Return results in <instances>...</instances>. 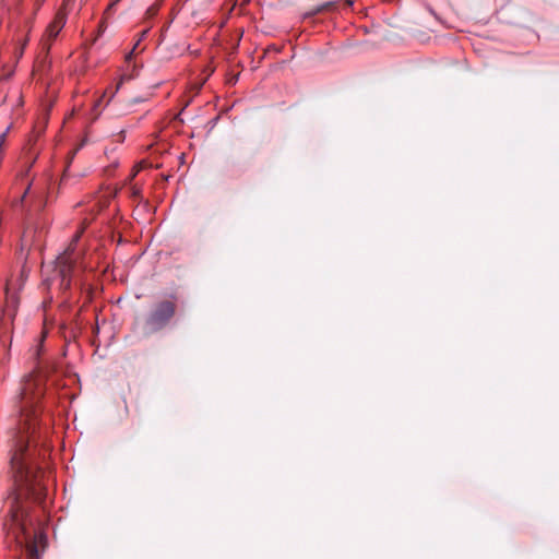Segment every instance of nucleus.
I'll return each mask as SVG.
<instances>
[{"instance_id": "nucleus-1", "label": "nucleus", "mask_w": 559, "mask_h": 559, "mask_svg": "<svg viewBox=\"0 0 559 559\" xmlns=\"http://www.w3.org/2000/svg\"><path fill=\"white\" fill-rule=\"evenodd\" d=\"M32 370L23 381L20 392L19 432L11 457L14 478V497L11 506V519L8 539L14 543L17 556L35 559L34 524V473L32 438L34 426L35 380Z\"/></svg>"}, {"instance_id": "nucleus-2", "label": "nucleus", "mask_w": 559, "mask_h": 559, "mask_svg": "<svg viewBox=\"0 0 559 559\" xmlns=\"http://www.w3.org/2000/svg\"><path fill=\"white\" fill-rule=\"evenodd\" d=\"M176 310L175 297L158 301L145 319L144 326L146 333L151 334L164 329L174 318Z\"/></svg>"}, {"instance_id": "nucleus-3", "label": "nucleus", "mask_w": 559, "mask_h": 559, "mask_svg": "<svg viewBox=\"0 0 559 559\" xmlns=\"http://www.w3.org/2000/svg\"><path fill=\"white\" fill-rule=\"evenodd\" d=\"M67 21L66 13L62 10H59L50 23L47 25L41 38L40 45L43 50L46 52L49 51L53 40L57 38L61 29L64 27Z\"/></svg>"}, {"instance_id": "nucleus-4", "label": "nucleus", "mask_w": 559, "mask_h": 559, "mask_svg": "<svg viewBox=\"0 0 559 559\" xmlns=\"http://www.w3.org/2000/svg\"><path fill=\"white\" fill-rule=\"evenodd\" d=\"M27 237H28V235L26 233H24V235L22 237L21 250L19 252V260H22V259L24 260L20 275L16 280L11 278L8 281L7 290H9L10 287L21 288L24 285V283L27 281V278L32 272V265H28V262H27L28 257L31 254V250H32V238L29 239V241H31L29 247H28L26 253H24V246H26V243H27Z\"/></svg>"}, {"instance_id": "nucleus-5", "label": "nucleus", "mask_w": 559, "mask_h": 559, "mask_svg": "<svg viewBox=\"0 0 559 559\" xmlns=\"http://www.w3.org/2000/svg\"><path fill=\"white\" fill-rule=\"evenodd\" d=\"M342 2H344L348 7H350L354 3L353 0L329 1V2H325V3L314 8L309 14L310 15H316V14H319V13L324 12V11H334V10H336L340 7V4Z\"/></svg>"}, {"instance_id": "nucleus-6", "label": "nucleus", "mask_w": 559, "mask_h": 559, "mask_svg": "<svg viewBox=\"0 0 559 559\" xmlns=\"http://www.w3.org/2000/svg\"><path fill=\"white\" fill-rule=\"evenodd\" d=\"M67 257H62L60 258V261H59V264H60V275L62 277V282H68V284L70 283V273H71V270H72V264L71 263H67Z\"/></svg>"}, {"instance_id": "nucleus-7", "label": "nucleus", "mask_w": 559, "mask_h": 559, "mask_svg": "<svg viewBox=\"0 0 559 559\" xmlns=\"http://www.w3.org/2000/svg\"><path fill=\"white\" fill-rule=\"evenodd\" d=\"M37 558L39 557V549L44 550L47 546V536L37 527Z\"/></svg>"}, {"instance_id": "nucleus-8", "label": "nucleus", "mask_w": 559, "mask_h": 559, "mask_svg": "<svg viewBox=\"0 0 559 559\" xmlns=\"http://www.w3.org/2000/svg\"><path fill=\"white\" fill-rule=\"evenodd\" d=\"M147 33H148V29H144V31H142V32H141L140 39H139V40H138V43L134 45V47H133L132 51H131L129 55H127V57H126V60H127V61H130V60H131L132 55L134 53L135 49L138 48L140 40H142L143 38H145V37H146V35H147Z\"/></svg>"}, {"instance_id": "nucleus-9", "label": "nucleus", "mask_w": 559, "mask_h": 559, "mask_svg": "<svg viewBox=\"0 0 559 559\" xmlns=\"http://www.w3.org/2000/svg\"><path fill=\"white\" fill-rule=\"evenodd\" d=\"M34 163H35V158H33V159L29 162V164H28V166H27V168H26L25 170L21 171V173L17 175V180H23L25 177H27V176H28V173H29V170H31L32 166L34 165Z\"/></svg>"}, {"instance_id": "nucleus-10", "label": "nucleus", "mask_w": 559, "mask_h": 559, "mask_svg": "<svg viewBox=\"0 0 559 559\" xmlns=\"http://www.w3.org/2000/svg\"><path fill=\"white\" fill-rule=\"evenodd\" d=\"M32 183H33V179H31V181L27 183V187L23 193V195L21 197L19 203L22 205L26 199V195L29 193V190H31V187H32Z\"/></svg>"}, {"instance_id": "nucleus-11", "label": "nucleus", "mask_w": 559, "mask_h": 559, "mask_svg": "<svg viewBox=\"0 0 559 559\" xmlns=\"http://www.w3.org/2000/svg\"><path fill=\"white\" fill-rule=\"evenodd\" d=\"M131 195L134 199H140L141 198V188L138 186H132L131 187Z\"/></svg>"}, {"instance_id": "nucleus-12", "label": "nucleus", "mask_w": 559, "mask_h": 559, "mask_svg": "<svg viewBox=\"0 0 559 559\" xmlns=\"http://www.w3.org/2000/svg\"><path fill=\"white\" fill-rule=\"evenodd\" d=\"M39 467L37 466V478L39 477ZM41 488H40V484H39V480L37 479V493H36V497H37V502L40 500L41 498Z\"/></svg>"}, {"instance_id": "nucleus-13", "label": "nucleus", "mask_w": 559, "mask_h": 559, "mask_svg": "<svg viewBox=\"0 0 559 559\" xmlns=\"http://www.w3.org/2000/svg\"><path fill=\"white\" fill-rule=\"evenodd\" d=\"M40 224H41V228H44V226H46L48 224V221H43V223H41L40 219L37 217V222H36L37 229L39 228Z\"/></svg>"}, {"instance_id": "nucleus-14", "label": "nucleus", "mask_w": 559, "mask_h": 559, "mask_svg": "<svg viewBox=\"0 0 559 559\" xmlns=\"http://www.w3.org/2000/svg\"><path fill=\"white\" fill-rule=\"evenodd\" d=\"M106 28V21L103 19L99 23V31L103 32Z\"/></svg>"}, {"instance_id": "nucleus-15", "label": "nucleus", "mask_w": 559, "mask_h": 559, "mask_svg": "<svg viewBox=\"0 0 559 559\" xmlns=\"http://www.w3.org/2000/svg\"><path fill=\"white\" fill-rule=\"evenodd\" d=\"M36 374H37V380L39 379V364L37 362V371H36ZM39 393V385L37 384V394Z\"/></svg>"}, {"instance_id": "nucleus-16", "label": "nucleus", "mask_w": 559, "mask_h": 559, "mask_svg": "<svg viewBox=\"0 0 559 559\" xmlns=\"http://www.w3.org/2000/svg\"><path fill=\"white\" fill-rule=\"evenodd\" d=\"M114 5H115V3H110V4L107 7V9H106V11H105V15H107V14H108V12L111 10V8H112Z\"/></svg>"}, {"instance_id": "nucleus-17", "label": "nucleus", "mask_w": 559, "mask_h": 559, "mask_svg": "<svg viewBox=\"0 0 559 559\" xmlns=\"http://www.w3.org/2000/svg\"><path fill=\"white\" fill-rule=\"evenodd\" d=\"M36 353H37V357H38V356H39V354H40V344H37Z\"/></svg>"}, {"instance_id": "nucleus-18", "label": "nucleus", "mask_w": 559, "mask_h": 559, "mask_svg": "<svg viewBox=\"0 0 559 559\" xmlns=\"http://www.w3.org/2000/svg\"><path fill=\"white\" fill-rule=\"evenodd\" d=\"M31 74H32V75H34V74H35V66H33L32 71H31Z\"/></svg>"}, {"instance_id": "nucleus-19", "label": "nucleus", "mask_w": 559, "mask_h": 559, "mask_svg": "<svg viewBox=\"0 0 559 559\" xmlns=\"http://www.w3.org/2000/svg\"><path fill=\"white\" fill-rule=\"evenodd\" d=\"M37 2H39V0H37Z\"/></svg>"}]
</instances>
